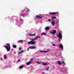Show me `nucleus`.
I'll list each match as a JSON object with an SVG mask.
<instances>
[{
	"label": "nucleus",
	"instance_id": "a211bd4d",
	"mask_svg": "<svg viewBox=\"0 0 74 74\" xmlns=\"http://www.w3.org/2000/svg\"><path fill=\"white\" fill-rule=\"evenodd\" d=\"M24 13H21V15L22 16H23V17H24L25 16V15H24Z\"/></svg>",
	"mask_w": 74,
	"mask_h": 74
},
{
	"label": "nucleus",
	"instance_id": "423d86ee",
	"mask_svg": "<svg viewBox=\"0 0 74 74\" xmlns=\"http://www.w3.org/2000/svg\"><path fill=\"white\" fill-rule=\"evenodd\" d=\"M59 47L62 49H63V46L62 45L60 44L59 45Z\"/></svg>",
	"mask_w": 74,
	"mask_h": 74
},
{
	"label": "nucleus",
	"instance_id": "473e14b6",
	"mask_svg": "<svg viewBox=\"0 0 74 74\" xmlns=\"http://www.w3.org/2000/svg\"><path fill=\"white\" fill-rule=\"evenodd\" d=\"M4 58L5 59H6V56H5Z\"/></svg>",
	"mask_w": 74,
	"mask_h": 74
},
{
	"label": "nucleus",
	"instance_id": "b1692460",
	"mask_svg": "<svg viewBox=\"0 0 74 74\" xmlns=\"http://www.w3.org/2000/svg\"><path fill=\"white\" fill-rule=\"evenodd\" d=\"M62 64H65V62H64V61H62Z\"/></svg>",
	"mask_w": 74,
	"mask_h": 74
},
{
	"label": "nucleus",
	"instance_id": "dca6fc26",
	"mask_svg": "<svg viewBox=\"0 0 74 74\" xmlns=\"http://www.w3.org/2000/svg\"><path fill=\"white\" fill-rule=\"evenodd\" d=\"M29 36H36V34H29Z\"/></svg>",
	"mask_w": 74,
	"mask_h": 74
},
{
	"label": "nucleus",
	"instance_id": "f704fd0d",
	"mask_svg": "<svg viewBox=\"0 0 74 74\" xmlns=\"http://www.w3.org/2000/svg\"><path fill=\"white\" fill-rule=\"evenodd\" d=\"M19 50H21V48L20 47V48H19Z\"/></svg>",
	"mask_w": 74,
	"mask_h": 74
},
{
	"label": "nucleus",
	"instance_id": "f03ea898",
	"mask_svg": "<svg viewBox=\"0 0 74 74\" xmlns=\"http://www.w3.org/2000/svg\"><path fill=\"white\" fill-rule=\"evenodd\" d=\"M5 47L6 49L7 50L8 52L9 51H10L11 47H10V45L8 43L7 44V45H5Z\"/></svg>",
	"mask_w": 74,
	"mask_h": 74
},
{
	"label": "nucleus",
	"instance_id": "aec40b11",
	"mask_svg": "<svg viewBox=\"0 0 74 74\" xmlns=\"http://www.w3.org/2000/svg\"><path fill=\"white\" fill-rule=\"evenodd\" d=\"M22 41H23V40H20V41H18V42H21V43H22L23 42H22Z\"/></svg>",
	"mask_w": 74,
	"mask_h": 74
},
{
	"label": "nucleus",
	"instance_id": "2f4dec72",
	"mask_svg": "<svg viewBox=\"0 0 74 74\" xmlns=\"http://www.w3.org/2000/svg\"><path fill=\"white\" fill-rule=\"evenodd\" d=\"M23 50H22V51H21V53H22V52H23Z\"/></svg>",
	"mask_w": 74,
	"mask_h": 74
},
{
	"label": "nucleus",
	"instance_id": "393cba45",
	"mask_svg": "<svg viewBox=\"0 0 74 74\" xmlns=\"http://www.w3.org/2000/svg\"><path fill=\"white\" fill-rule=\"evenodd\" d=\"M32 60H33V58H31V61H30V62L31 63L32 62Z\"/></svg>",
	"mask_w": 74,
	"mask_h": 74
},
{
	"label": "nucleus",
	"instance_id": "c756f323",
	"mask_svg": "<svg viewBox=\"0 0 74 74\" xmlns=\"http://www.w3.org/2000/svg\"><path fill=\"white\" fill-rule=\"evenodd\" d=\"M48 21H51V19H48Z\"/></svg>",
	"mask_w": 74,
	"mask_h": 74
},
{
	"label": "nucleus",
	"instance_id": "4c0bfd02",
	"mask_svg": "<svg viewBox=\"0 0 74 74\" xmlns=\"http://www.w3.org/2000/svg\"><path fill=\"white\" fill-rule=\"evenodd\" d=\"M53 46H55V45H54V44H53Z\"/></svg>",
	"mask_w": 74,
	"mask_h": 74
},
{
	"label": "nucleus",
	"instance_id": "6e6552de",
	"mask_svg": "<svg viewBox=\"0 0 74 74\" xmlns=\"http://www.w3.org/2000/svg\"><path fill=\"white\" fill-rule=\"evenodd\" d=\"M50 29V28H49V27H46L45 28V30H49Z\"/></svg>",
	"mask_w": 74,
	"mask_h": 74
},
{
	"label": "nucleus",
	"instance_id": "7ed1b4c3",
	"mask_svg": "<svg viewBox=\"0 0 74 74\" xmlns=\"http://www.w3.org/2000/svg\"><path fill=\"white\" fill-rule=\"evenodd\" d=\"M57 37H58V38L60 39L62 38V34H61V33H59L58 35L57 36Z\"/></svg>",
	"mask_w": 74,
	"mask_h": 74
},
{
	"label": "nucleus",
	"instance_id": "72a5a7b5",
	"mask_svg": "<svg viewBox=\"0 0 74 74\" xmlns=\"http://www.w3.org/2000/svg\"><path fill=\"white\" fill-rule=\"evenodd\" d=\"M21 52H19V53H18V55H19L20 54H21Z\"/></svg>",
	"mask_w": 74,
	"mask_h": 74
},
{
	"label": "nucleus",
	"instance_id": "7c9ffc66",
	"mask_svg": "<svg viewBox=\"0 0 74 74\" xmlns=\"http://www.w3.org/2000/svg\"><path fill=\"white\" fill-rule=\"evenodd\" d=\"M25 9H24V10H22V12H25Z\"/></svg>",
	"mask_w": 74,
	"mask_h": 74
},
{
	"label": "nucleus",
	"instance_id": "f257e3e1",
	"mask_svg": "<svg viewBox=\"0 0 74 74\" xmlns=\"http://www.w3.org/2000/svg\"><path fill=\"white\" fill-rule=\"evenodd\" d=\"M37 38H33V39H32L31 41L30 42H28V44H31L32 45L33 44H36V42L34 41H35L36 40H37Z\"/></svg>",
	"mask_w": 74,
	"mask_h": 74
},
{
	"label": "nucleus",
	"instance_id": "9b49d317",
	"mask_svg": "<svg viewBox=\"0 0 74 74\" xmlns=\"http://www.w3.org/2000/svg\"><path fill=\"white\" fill-rule=\"evenodd\" d=\"M40 52H48V51H45V50H43V51H40Z\"/></svg>",
	"mask_w": 74,
	"mask_h": 74
},
{
	"label": "nucleus",
	"instance_id": "1a4fd4ad",
	"mask_svg": "<svg viewBox=\"0 0 74 74\" xmlns=\"http://www.w3.org/2000/svg\"><path fill=\"white\" fill-rule=\"evenodd\" d=\"M42 35H47V34L45 32H43L41 34V36H42Z\"/></svg>",
	"mask_w": 74,
	"mask_h": 74
},
{
	"label": "nucleus",
	"instance_id": "412c9836",
	"mask_svg": "<svg viewBox=\"0 0 74 74\" xmlns=\"http://www.w3.org/2000/svg\"><path fill=\"white\" fill-rule=\"evenodd\" d=\"M52 19H56L57 18H56V17H52Z\"/></svg>",
	"mask_w": 74,
	"mask_h": 74
},
{
	"label": "nucleus",
	"instance_id": "9d476101",
	"mask_svg": "<svg viewBox=\"0 0 74 74\" xmlns=\"http://www.w3.org/2000/svg\"><path fill=\"white\" fill-rule=\"evenodd\" d=\"M36 18H39V19L42 18V17H40V16H38V15H36Z\"/></svg>",
	"mask_w": 74,
	"mask_h": 74
},
{
	"label": "nucleus",
	"instance_id": "4468645a",
	"mask_svg": "<svg viewBox=\"0 0 74 74\" xmlns=\"http://www.w3.org/2000/svg\"><path fill=\"white\" fill-rule=\"evenodd\" d=\"M42 64L43 66H47V63H43Z\"/></svg>",
	"mask_w": 74,
	"mask_h": 74
},
{
	"label": "nucleus",
	"instance_id": "58836bf2",
	"mask_svg": "<svg viewBox=\"0 0 74 74\" xmlns=\"http://www.w3.org/2000/svg\"><path fill=\"white\" fill-rule=\"evenodd\" d=\"M21 21H23V20H22V19H21Z\"/></svg>",
	"mask_w": 74,
	"mask_h": 74
},
{
	"label": "nucleus",
	"instance_id": "0eeeda50",
	"mask_svg": "<svg viewBox=\"0 0 74 74\" xmlns=\"http://www.w3.org/2000/svg\"><path fill=\"white\" fill-rule=\"evenodd\" d=\"M55 21H53L51 22V24L53 26H55V24H54V23H55Z\"/></svg>",
	"mask_w": 74,
	"mask_h": 74
},
{
	"label": "nucleus",
	"instance_id": "f3484780",
	"mask_svg": "<svg viewBox=\"0 0 74 74\" xmlns=\"http://www.w3.org/2000/svg\"><path fill=\"white\" fill-rule=\"evenodd\" d=\"M25 11H27L29 12V9L27 8H25Z\"/></svg>",
	"mask_w": 74,
	"mask_h": 74
},
{
	"label": "nucleus",
	"instance_id": "f8f14e48",
	"mask_svg": "<svg viewBox=\"0 0 74 74\" xmlns=\"http://www.w3.org/2000/svg\"><path fill=\"white\" fill-rule=\"evenodd\" d=\"M57 63V64H59L60 65H62V64L61 63V62H60V61H58Z\"/></svg>",
	"mask_w": 74,
	"mask_h": 74
},
{
	"label": "nucleus",
	"instance_id": "20e7f679",
	"mask_svg": "<svg viewBox=\"0 0 74 74\" xmlns=\"http://www.w3.org/2000/svg\"><path fill=\"white\" fill-rule=\"evenodd\" d=\"M58 12H51L49 13V15H56L57 14H58Z\"/></svg>",
	"mask_w": 74,
	"mask_h": 74
},
{
	"label": "nucleus",
	"instance_id": "2eb2a0df",
	"mask_svg": "<svg viewBox=\"0 0 74 74\" xmlns=\"http://www.w3.org/2000/svg\"><path fill=\"white\" fill-rule=\"evenodd\" d=\"M23 66H19V69H23Z\"/></svg>",
	"mask_w": 74,
	"mask_h": 74
},
{
	"label": "nucleus",
	"instance_id": "ddd939ff",
	"mask_svg": "<svg viewBox=\"0 0 74 74\" xmlns=\"http://www.w3.org/2000/svg\"><path fill=\"white\" fill-rule=\"evenodd\" d=\"M31 63V62H27L26 63V64L27 66H28V65H29Z\"/></svg>",
	"mask_w": 74,
	"mask_h": 74
},
{
	"label": "nucleus",
	"instance_id": "4be33fe9",
	"mask_svg": "<svg viewBox=\"0 0 74 74\" xmlns=\"http://www.w3.org/2000/svg\"><path fill=\"white\" fill-rule=\"evenodd\" d=\"M33 49H36V47L35 46H32Z\"/></svg>",
	"mask_w": 74,
	"mask_h": 74
},
{
	"label": "nucleus",
	"instance_id": "39448f33",
	"mask_svg": "<svg viewBox=\"0 0 74 74\" xmlns=\"http://www.w3.org/2000/svg\"><path fill=\"white\" fill-rule=\"evenodd\" d=\"M57 32L56 30H54L53 31V32H51L50 33L51 34H53L54 35H55V33H56Z\"/></svg>",
	"mask_w": 74,
	"mask_h": 74
},
{
	"label": "nucleus",
	"instance_id": "c9c22d12",
	"mask_svg": "<svg viewBox=\"0 0 74 74\" xmlns=\"http://www.w3.org/2000/svg\"><path fill=\"white\" fill-rule=\"evenodd\" d=\"M20 62V60H18V62Z\"/></svg>",
	"mask_w": 74,
	"mask_h": 74
},
{
	"label": "nucleus",
	"instance_id": "cd10ccee",
	"mask_svg": "<svg viewBox=\"0 0 74 74\" xmlns=\"http://www.w3.org/2000/svg\"><path fill=\"white\" fill-rule=\"evenodd\" d=\"M41 37H40V36H37L36 37V38L37 39L38 38H40Z\"/></svg>",
	"mask_w": 74,
	"mask_h": 74
},
{
	"label": "nucleus",
	"instance_id": "a19ab883",
	"mask_svg": "<svg viewBox=\"0 0 74 74\" xmlns=\"http://www.w3.org/2000/svg\"><path fill=\"white\" fill-rule=\"evenodd\" d=\"M51 20H52V21H53V20H54V19H52Z\"/></svg>",
	"mask_w": 74,
	"mask_h": 74
},
{
	"label": "nucleus",
	"instance_id": "ea45409f",
	"mask_svg": "<svg viewBox=\"0 0 74 74\" xmlns=\"http://www.w3.org/2000/svg\"><path fill=\"white\" fill-rule=\"evenodd\" d=\"M0 60H2V58H0Z\"/></svg>",
	"mask_w": 74,
	"mask_h": 74
},
{
	"label": "nucleus",
	"instance_id": "e433bc0d",
	"mask_svg": "<svg viewBox=\"0 0 74 74\" xmlns=\"http://www.w3.org/2000/svg\"><path fill=\"white\" fill-rule=\"evenodd\" d=\"M41 73L42 74H44V73H44V72H43V73Z\"/></svg>",
	"mask_w": 74,
	"mask_h": 74
},
{
	"label": "nucleus",
	"instance_id": "a878e982",
	"mask_svg": "<svg viewBox=\"0 0 74 74\" xmlns=\"http://www.w3.org/2000/svg\"><path fill=\"white\" fill-rule=\"evenodd\" d=\"M49 69V67H48L46 69V70H48Z\"/></svg>",
	"mask_w": 74,
	"mask_h": 74
},
{
	"label": "nucleus",
	"instance_id": "bb28decb",
	"mask_svg": "<svg viewBox=\"0 0 74 74\" xmlns=\"http://www.w3.org/2000/svg\"><path fill=\"white\" fill-rule=\"evenodd\" d=\"M30 49H33V47L32 46L29 47Z\"/></svg>",
	"mask_w": 74,
	"mask_h": 74
},
{
	"label": "nucleus",
	"instance_id": "79ce46f5",
	"mask_svg": "<svg viewBox=\"0 0 74 74\" xmlns=\"http://www.w3.org/2000/svg\"><path fill=\"white\" fill-rule=\"evenodd\" d=\"M14 53H15V52H14Z\"/></svg>",
	"mask_w": 74,
	"mask_h": 74
},
{
	"label": "nucleus",
	"instance_id": "c85d7f7f",
	"mask_svg": "<svg viewBox=\"0 0 74 74\" xmlns=\"http://www.w3.org/2000/svg\"><path fill=\"white\" fill-rule=\"evenodd\" d=\"M29 49H30V47H28V48H27V51H28L29 50Z\"/></svg>",
	"mask_w": 74,
	"mask_h": 74
},
{
	"label": "nucleus",
	"instance_id": "5701e85b",
	"mask_svg": "<svg viewBox=\"0 0 74 74\" xmlns=\"http://www.w3.org/2000/svg\"><path fill=\"white\" fill-rule=\"evenodd\" d=\"M36 62L37 63H38V64H41V62Z\"/></svg>",
	"mask_w": 74,
	"mask_h": 74
},
{
	"label": "nucleus",
	"instance_id": "6ab92c4d",
	"mask_svg": "<svg viewBox=\"0 0 74 74\" xmlns=\"http://www.w3.org/2000/svg\"><path fill=\"white\" fill-rule=\"evenodd\" d=\"M13 47L14 48H15L16 47V46L15 45H13Z\"/></svg>",
	"mask_w": 74,
	"mask_h": 74
}]
</instances>
